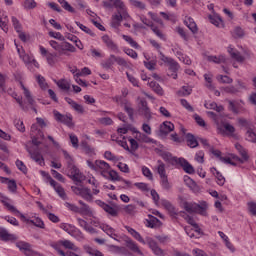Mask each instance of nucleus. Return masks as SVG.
<instances>
[{
  "mask_svg": "<svg viewBox=\"0 0 256 256\" xmlns=\"http://www.w3.org/2000/svg\"><path fill=\"white\" fill-rule=\"evenodd\" d=\"M56 85L59 87V89H62V91H69V89H71V84L65 79L59 80L56 82Z\"/></svg>",
  "mask_w": 256,
  "mask_h": 256,
  "instance_id": "obj_42",
  "label": "nucleus"
},
{
  "mask_svg": "<svg viewBox=\"0 0 256 256\" xmlns=\"http://www.w3.org/2000/svg\"><path fill=\"white\" fill-rule=\"evenodd\" d=\"M127 17H129V14H121V12H118V14H115L112 16V21H111V27H113L114 29H119V27L121 26V21H123V19H127Z\"/></svg>",
  "mask_w": 256,
  "mask_h": 256,
  "instance_id": "obj_10",
  "label": "nucleus"
},
{
  "mask_svg": "<svg viewBox=\"0 0 256 256\" xmlns=\"http://www.w3.org/2000/svg\"><path fill=\"white\" fill-rule=\"evenodd\" d=\"M204 79L206 81V87L213 91L215 89V86H213V75L211 74H204Z\"/></svg>",
  "mask_w": 256,
  "mask_h": 256,
  "instance_id": "obj_49",
  "label": "nucleus"
},
{
  "mask_svg": "<svg viewBox=\"0 0 256 256\" xmlns=\"http://www.w3.org/2000/svg\"><path fill=\"white\" fill-rule=\"evenodd\" d=\"M58 3L62 5V8L65 9V11H68L69 13H75V8L69 4L66 0H58Z\"/></svg>",
  "mask_w": 256,
  "mask_h": 256,
  "instance_id": "obj_45",
  "label": "nucleus"
},
{
  "mask_svg": "<svg viewBox=\"0 0 256 256\" xmlns=\"http://www.w3.org/2000/svg\"><path fill=\"white\" fill-rule=\"evenodd\" d=\"M146 244H148L149 248L154 253V255L165 256V252L163 251V249H161L157 242L152 238H146Z\"/></svg>",
  "mask_w": 256,
  "mask_h": 256,
  "instance_id": "obj_6",
  "label": "nucleus"
},
{
  "mask_svg": "<svg viewBox=\"0 0 256 256\" xmlns=\"http://www.w3.org/2000/svg\"><path fill=\"white\" fill-rule=\"evenodd\" d=\"M18 237L15 234L9 233L7 229L0 228V240L1 241H17Z\"/></svg>",
  "mask_w": 256,
  "mask_h": 256,
  "instance_id": "obj_13",
  "label": "nucleus"
},
{
  "mask_svg": "<svg viewBox=\"0 0 256 256\" xmlns=\"http://www.w3.org/2000/svg\"><path fill=\"white\" fill-rule=\"evenodd\" d=\"M21 88L24 91V97L26 98L28 103L32 106L35 105V99H33V96L31 95V91H29V89H27V87H25L23 83H21Z\"/></svg>",
  "mask_w": 256,
  "mask_h": 256,
  "instance_id": "obj_35",
  "label": "nucleus"
},
{
  "mask_svg": "<svg viewBox=\"0 0 256 256\" xmlns=\"http://www.w3.org/2000/svg\"><path fill=\"white\" fill-rule=\"evenodd\" d=\"M206 113L208 117L213 119V121L216 123L217 129L220 131H223V127L221 126V119L223 118V115L221 114L217 115L215 112H212V111H208Z\"/></svg>",
  "mask_w": 256,
  "mask_h": 256,
  "instance_id": "obj_19",
  "label": "nucleus"
},
{
  "mask_svg": "<svg viewBox=\"0 0 256 256\" xmlns=\"http://www.w3.org/2000/svg\"><path fill=\"white\" fill-rule=\"evenodd\" d=\"M186 142L188 147L191 149H195V147H199V142L197 141V138H195V135L188 133L186 134Z\"/></svg>",
  "mask_w": 256,
  "mask_h": 256,
  "instance_id": "obj_26",
  "label": "nucleus"
},
{
  "mask_svg": "<svg viewBox=\"0 0 256 256\" xmlns=\"http://www.w3.org/2000/svg\"><path fill=\"white\" fill-rule=\"evenodd\" d=\"M37 7V2L35 0H25L24 8L25 9H35Z\"/></svg>",
  "mask_w": 256,
  "mask_h": 256,
  "instance_id": "obj_63",
  "label": "nucleus"
},
{
  "mask_svg": "<svg viewBox=\"0 0 256 256\" xmlns=\"http://www.w3.org/2000/svg\"><path fill=\"white\" fill-rule=\"evenodd\" d=\"M247 207H248L249 213H251V215L256 217V202H254V201L248 202Z\"/></svg>",
  "mask_w": 256,
  "mask_h": 256,
  "instance_id": "obj_61",
  "label": "nucleus"
},
{
  "mask_svg": "<svg viewBox=\"0 0 256 256\" xmlns=\"http://www.w3.org/2000/svg\"><path fill=\"white\" fill-rule=\"evenodd\" d=\"M81 215H93V211L87 204H83L81 208H79V212Z\"/></svg>",
  "mask_w": 256,
  "mask_h": 256,
  "instance_id": "obj_55",
  "label": "nucleus"
},
{
  "mask_svg": "<svg viewBox=\"0 0 256 256\" xmlns=\"http://www.w3.org/2000/svg\"><path fill=\"white\" fill-rule=\"evenodd\" d=\"M65 101L68 103V105H70L72 109H74V111H76V113H80L81 115L85 113V108H83V105L77 104V102L69 97H66Z\"/></svg>",
  "mask_w": 256,
  "mask_h": 256,
  "instance_id": "obj_17",
  "label": "nucleus"
},
{
  "mask_svg": "<svg viewBox=\"0 0 256 256\" xmlns=\"http://www.w3.org/2000/svg\"><path fill=\"white\" fill-rule=\"evenodd\" d=\"M129 142H130V148L128 152H130L131 155H135V157H137V154H135V152L137 151V149H139V143H137V140L133 138H130Z\"/></svg>",
  "mask_w": 256,
  "mask_h": 256,
  "instance_id": "obj_39",
  "label": "nucleus"
},
{
  "mask_svg": "<svg viewBox=\"0 0 256 256\" xmlns=\"http://www.w3.org/2000/svg\"><path fill=\"white\" fill-rule=\"evenodd\" d=\"M184 25H186V27H188V29H190L193 34L199 31V29L197 28V24L195 23V20H193V18L191 17H188L184 20Z\"/></svg>",
  "mask_w": 256,
  "mask_h": 256,
  "instance_id": "obj_28",
  "label": "nucleus"
},
{
  "mask_svg": "<svg viewBox=\"0 0 256 256\" xmlns=\"http://www.w3.org/2000/svg\"><path fill=\"white\" fill-rule=\"evenodd\" d=\"M160 179L162 188L165 189V191H171V187H173V185H171L167 176Z\"/></svg>",
  "mask_w": 256,
  "mask_h": 256,
  "instance_id": "obj_52",
  "label": "nucleus"
},
{
  "mask_svg": "<svg viewBox=\"0 0 256 256\" xmlns=\"http://www.w3.org/2000/svg\"><path fill=\"white\" fill-rule=\"evenodd\" d=\"M246 139L250 141V143H256V133L253 129L249 128L246 132Z\"/></svg>",
  "mask_w": 256,
  "mask_h": 256,
  "instance_id": "obj_51",
  "label": "nucleus"
},
{
  "mask_svg": "<svg viewBox=\"0 0 256 256\" xmlns=\"http://www.w3.org/2000/svg\"><path fill=\"white\" fill-rule=\"evenodd\" d=\"M183 209L186 213L193 215L196 213L197 215H202V217H207V210L209 209V204L207 201H201L199 204L195 202H183Z\"/></svg>",
  "mask_w": 256,
  "mask_h": 256,
  "instance_id": "obj_1",
  "label": "nucleus"
},
{
  "mask_svg": "<svg viewBox=\"0 0 256 256\" xmlns=\"http://www.w3.org/2000/svg\"><path fill=\"white\" fill-rule=\"evenodd\" d=\"M16 247H18V249H20V251L29 252V248L31 247V244H29L27 242H17Z\"/></svg>",
  "mask_w": 256,
  "mask_h": 256,
  "instance_id": "obj_59",
  "label": "nucleus"
},
{
  "mask_svg": "<svg viewBox=\"0 0 256 256\" xmlns=\"http://www.w3.org/2000/svg\"><path fill=\"white\" fill-rule=\"evenodd\" d=\"M222 91L224 93H229L230 95H236V93H239V88L237 86L230 85L222 88Z\"/></svg>",
  "mask_w": 256,
  "mask_h": 256,
  "instance_id": "obj_46",
  "label": "nucleus"
},
{
  "mask_svg": "<svg viewBox=\"0 0 256 256\" xmlns=\"http://www.w3.org/2000/svg\"><path fill=\"white\" fill-rule=\"evenodd\" d=\"M96 203L101 207V209L108 213V215H111V217H117V215H119V207L116 204H112L113 206H110L101 200H97Z\"/></svg>",
  "mask_w": 256,
  "mask_h": 256,
  "instance_id": "obj_4",
  "label": "nucleus"
},
{
  "mask_svg": "<svg viewBox=\"0 0 256 256\" xmlns=\"http://www.w3.org/2000/svg\"><path fill=\"white\" fill-rule=\"evenodd\" d=\"M218 81H220V83H226L228 85H231V83H233V79L227 75L223 76V75H219L217 77Z\"/></svg>",
  "mask_w": 256,
  "mask_h": 256,
  "instance_id": "obj_60",
  "label": "nucleus"
},
{
  "mask_svg": "<svg viewBox=\"0 0 256 256\" xmlns=\"http://www.w3.org/2000/svg\"><path fill=\"white\" fill-rule=\"evenodd\" d=\"M59 244L63 245L65 247V249H71L72 251L79 250V248L77 246H75V244L73 242H71L70 240L60 241Z\"/></svg>",
  "mask_w": 256,
  "mask_h": 256,
  "instance_id": "obj_43",
  "label": "nucleus"
},
{
  "mask_svg": "<svg viewBox=\"0 0 256 256\" xmlns=\"http://www.w3.org/2000/svg\"><path fill=\"white\" fill-rule=\"evenodd\" d=\"M51 187L54 188L56 193L61 197V199H64V201L67 199V194L65 193V189H63L59 183L55 180H50Z\"/></svg>",
  "mask_w": 256,
  "mask_h": 256,
  "instance_id": "obj_16",
  "label": "nucleus"
},
{
  "mask_svg": "<svg viewBox=\"0 0 256 256\" xmlns=\"http://www.w3.org/2000/svg\"><path fill=\"white\" fill-rule=\"evenodd\" d=\"M124 111L127 112L129 119L135 121V118L133 117L135 110L131 107V103H129L128 101L124 103Z\"/></svg>",
  "mask_w": 256,
  "mask_h": 256,
  "instance_id": "obj_38",
  "label": "nucleus"
},
{
  "mask_svg": "<svg viewBox=\"0 0 256 256\" xmlns=\"http://www.w3.org/2000/svg\"><path fill=\"white\" fill-rule=\"evenodd\" d=\"M8 23H9V18L7 16L0 18V27L5 31V33L9 31V28L7 27Z\"/></svg>",
  "mask_w": 256,
  "mask_h": 256,
  "instance_id": "obj_58",
  "label": "nucleus"
},
{
  "mask_svg": "<svg viewBox=\"0 0 256 256\" xmlns=\"http://www.w3.org/2000/svg\"><path fill=\"white\" fill-rule=\"evenodd\" d=\"M67 175L72 179V181H77L78 183H81L83 179H85V176L79 171L77 166L73 162H70L67 164Z\"/></svg>",
  "mask_w": 256,
  "mask_h": 256,
  "instance_id": "obj_2",
  "label": "nucleus"
},
{
  "mask_svg": "<svg viewBox=\"0 0 256 256\" xmlns=\"http://www.w3.org/2000/svg\"><path fill=\"white\" fill-rule=\"evenodd\" d=\"M67 51L69 53H75V51H77V48H75V46H73V44H71L69 42L60 43V55H59V57H61V55H69V53H67Z\"/></svg>",
  "mask_w": 256,
  "mask_h": 256,
  "instance_id": "obj_9",
  "label": "nucleus"
},
{
  "mask_svg": "<svg viewBox=\"0 0 256 256\" xmlns=\"http://www.w3.org/2000/svg\"><path fill=\"white\" fill-rule=\"evenodd\" d=\"M80 197H82L86 201H93V194H91V189L89 188H82Z\"/></svg>",
  "mask_w": 256,
  "mask_h": 256,
  "instance_id": "obj_41",
  "label": "nucleus"
},
{
  "mask_svg": "<svg viewBox=\"0 0 256 256\" xmlns=\"http://www.w3.org/2000/svg\"><path fill=\"white\" fill-rule=\"evenodd\" d=\"M14 125L20 133H25V124H23V120L15 119Z\"/></svg>",
  "mask_w": 256,
  "mask_h": 256,
  "instance_id": "obj_57",
  "label": "nucleus"
},
{
  "mask_svg": "<svg viewBox=\"0 0 256 256\" xmlns=\"http://www.w3.org/2000/svg\"><path fill=\"white\" fill-rule=\"evenodd\" d=\"M0 201L3 203L4 206L8 209V211H11V213H14L15 215H20L19 210L15 208V206L9 204V197L3 195V193L0 192Z\"/></svg>",
  "mask_w": 256,
  "mask_h": 256,
  "instance_id": "obj_12",
  "label": "nucleus"
},
{
  "mask_svg": "<svg viewBox=\"0 0 256 256\" xmlns=\"http://www.w3.org/2000/svg\"><path fill=\"white\" fill-rule=\"evenodd\" d=\"M28 153H29L31 159H33V161L38 163V165H45V159L43 158V155H41V153L31 152V150H28Z\"/></svg>",
  "mask_w": 256,
  "mask_h": 256,
  "instance_id": "obj_27",
  "label": "nucleus"
},
{
  "mask_svg": "<svg viewBox=\"0 0 256 256\" xmlns=\"http://www.w3.org/2000/svg\"><path fill=\"white\" fill-rule=\"evenodd\" d=\"M96 167L99 169H102L103 171H109L110 167L109 163L103 161V160H96L95 162Z\"/></svg>",
  "mask_w": 256,
  "mask_h": 256,
  "instance_id": "obj_50",
  "label": "nucleus"
},
{
  "mask_svg": "<svg viewBox=\"0 0 256 256\" xmlns=\"http://www.w3.org/2000/svg\"><path fill=\"white\" fill-rule=\"evenodd\" d=\"M239 109H241V104L235 100H228V110L234 115H239Z\"/></svg>",
  "mask_w": 256,
  "mask_h": 256,
  "instance_id": "obj_22",
  "label": "nucleus"
},
{
  "mask_svg": "<svg viewBox=\"0 0 256 256\" xmlns=\"http://www.w3.org/2000/svg\"><path fill=\"white\" fill-rule=\"evenodd\" d=\"M210 171L216 177V183H218L220 187H223L225 185V177L223 176V174H221V172H219L215 167H212Z\"/></svg>",
  "mask_w": 256,
  "mask_h": 256,
  "instance_id": "obj_20",
  "label": "nucleus"
},
{
  "mask_svg": "<svg viewBox=\"0 0 256 256\" xmlns=\"http://www.w3.org/2000/svg\"><path fill=\"white\" fill-rule=\"evenodd\" d=\"M178 165H180L185 173H188L189 175H193V173H195V168H193V165L185 160V158H179Z\"/></svg>",
  "mask_w": 256,
  "mask_h": 256,
  "instance_id": "obj_14",
  "label": "nucleus"
},
{
  "mask_svg": "<svg viewBox=\"0 0 256 256\" xmlns=\"http://www.w3.org/2000/svg\"><path fill=\"white\" fill-rule=\"evenodd\" d=\"M136 133H137L136 139L140 141V143H153V144L157 143V141L147 136L146 134H143L141 132H136Z\"/></svg>",
  "mask_w": 256,
  "mask_h": 256,
  "instance_id": "obj_30",
  "label": "nucleus"
},
{
  "mask_svg": "<svg viewBox=\"0 0 256 256\" xmlns=\"http://www.w3.org/2000/svg\"><path fill=\"white\" fill-rule=\"evenodd\" d=\"M58 55L57 53H48L46 55V61L48 63V65H50V67H55V64L58 63V59H57Z\"/></svg>",
  "mask_w": 256,
  "mask_h": 256,
  "instance_id": "obj_33",
  "label": "nucleus"
},
{
  "mask_svg": "<svg viewBox=\"0 0 256 256\" xmlns=\"http://www.w3.org/2000/svg\"><path fill=\"white\" fill-rule=\"evenodd\" d=\"M138 113L144 119H146L147 122L151 121L153 119V113L151 112V108H149V104L147 103V100L141 99L138 104Z\"/></svg>",
  "mask_w": 256,
  "mask_h": 256,
  "instance_id": "obj_3",
  "label": "nucleus"
},
{
  "mask_svg": "<svg viewBox=\"0 0 256 256\" xmlns=\"http://www.w3.org/2000/svg\"><path fill=\"white\" fill-rule=\"evenodd\" d=\"M162 206L168 211L171 217H177V209L169 200H161Z\"/></svg>",
  "mask_w": 256,
  "mask_h": 256,
  "instance_id": "obj_15",
  "label": "nucleus"
},
{
  "mask_svg": "<svg viewBox=\"0 0 256 256\" xmlns=\"http://www.w3.org/2000/svg\"><path fill=\"white\" fill-rule=\"evenodd\" d=\"M109 177L111 181H123V178H121V176H119V173H117V171L115 170H111L109 172Z\"/></svg>",
  "mask_w": 256,
  "mask_h": 256,
  "instance_id": "obj_62",
  "label": "nucleus"
},
{
  "mask_svg": "<svg viewBox=\"0 0 256 256\" xmlns=\"http://www.w3.org/2000/svg\"><path fill=\"white\" fill-rule=\"evenodd\" d=\"M193 89L189 86H183L181 90L178 91V95L180 97H187L190 93H192Z\"/></svg>",
  "mask_w": 256,
  "mask_h": 256,
  "instance_id": "obj_56",
  "label": "nucleus"
},
{
  "mask_svg": "<svg viewBox=\"0 0 256 256\" xmlns=\"http://www.w3.org/2000/svg\"><path fill=\"white\" fill-rule=\"evenodd\" d=\"M158 167H157V173L160 176V179H163V177H167V173L165 171V164L161 162V160H158Z\"/></svg>",
  "mask_w": 256,
  "mask_h": 256,
  "instance_id": "obj_44",
  "label": "nucleus"
},
{
  "mask_svg": "<svg viewBox=\"0 0 256 256\" xmlns=\"http://www.w3.org/2000/svg\"><path fill=\"white\" fill-rule=\"evenodd\" d=\"M148 85L150 89L156 92L157 95H160V96L164 95L163 88L161 87V85H159V83L155 81H151V82H148Z\"/></svg>",
  "mask_w": 256,
  "mask_h": 256,
  "instance_id": "obj_32",
  "label": "nucleus"
},
{
  "mask_svg": "<svg viewBox=\"0 0 256 256\" xmlns=\"http://www.w3.org/2000/svg\"><path fill=\"white\" fill-rule=\"evenodd\" d=\"M114 7H116V9H120L118 10V13L120 12L121 15H127V13H125V4L123 3V1L114 0Z\"/></svg>",
  "mask_w": 256,
  "mask_h": 256,
  "instance_id": "obj_48",
  "label": "nucleus"
},
{
  "mask_svg": "<svg viewBox=\"0 0 256 256\" xmlns=\"http://www.w3.org/2000/svg\"><path fill=\"white\" fill-rule=\"evenodd\" d=\"M146 244H148L149 248L154 253V255L165 256V252L163 251V249H161L157 242L152 238H146Z\"/></svg>",
  "mask_w": 256,
  "mask_h": 256,
  "instance_id": "obj_7",
  "label": "nucleus"
},
{
  "mask_svg": "<svg viewBox=\"0 0 256 256\" xmlns=\"http://www.w3.org/2000/svg\"><path fill=\"white\" fill-rule=\"evenodd\" d=\"M126 247L130 249V251H132L133 253H137L138 255H141V256L144 255L141 249H139V246L137 245V243H135V241H133L130 238L126 239Z\"/></svg>",
  "mask_w": 256,
  "mask_h": 256,
  "instance_id": "obj_18",
  "label": "nucleus"
},
{
  "mask_svg": "<svg viewBox=\"0 0 256 256\" xmlns=\"http://www.w3.org/2000/svg\"><path fill=\"white\" fill-rule=\"evenodd\" d=\"M2 183H7L8 189L11 193H17V182L15 180H9V178L0 177Z\"/></svg>",
  "mask_w": 256,
  "mask_h": 256,
  "instance_id": "obj_21",
  "label": "nucleus"
},
{
  "mask_svg": "<svg viewBox=\"0 0 256 256\" xmlns=\"http://www.w3.org/2000/svg\"><path fill=\"white\" fill-rule=\"evenodd\" d=\"M125 229L136 239V241H139V243H142L143 245H146V241L141 237V234L137 232L135 229L131 228L130 226H125Z\"/></svg>",
  "mask_w": 256,
  "mask_h": 256,
  "instance_id": "obj_23",
  "label": "nucleus"
},
{
  "mask_svg": "<svg viewBox=\"0 0 256 256\" xmlns=\"http://www.w3.org/2000/svg\"><path fill=\"white\" fill-rule=\"evenodd\" d=\"M175 129V125L169 121L163 122L160 125V137H167L171 131Z\"/></svg>",
  "mask_w": 256,
  "mask_h": 256,
  "instance_id": "obj_8",
  "label": "nucleus"
},
{
  "mask_svg": "<svg viewBox=\"0 0 256 256\" xmlns=\"http://www.w3.org/2000/svg\"><path fill=\"white\" fill-rule=\"evenodd\" d=\"M114 59L115 55L112 54L108 59L102 62L101 66L103 67V69H111V67H113V65L115 64Z\"/></svg>",
  "mask_w": 256,
  "mask_h": 256,
  "instance_id": "obj_40",
  "label": "nucleus"
},
{
  "mask_svg": "<svg viewBox=\"0 0 256 256\" xmlns=\"http://www.w3.org/2000/svg\"><path fill=\"white\" fill-rule=\"evenodd\" d=\"M75 24L77 25V27H79V29H81V31H84V33H87V35H90L91 37H95V34L93 33V31L89 29L87 26L81 24L80 22H75Z\"/></svg>",
  "mask_w": 256,
  "mask_h": 256,
  "instance_id": "obj_54",
  "label": "nucleus"
},
{
  "mask_svg": "<svg viewBox=\"0 0 256 256\" xmlns=\"http://www.w3.org/2000/svg\"><path fill=\"white\" fill-rule=\"evenodd\" d=\"M54 116L56 121H59V123H63L64 125H67V127H73L75 124L73 123V116L71 115H63L59 111H54Z\"/></svg>",
  "mask_w": 256,
  "mask_h": 256,
  "instance_id": "obj_5",
  "label": "nucleus"
},
{
  "mask_svg": "<svg viewBox=\"0 0 256 256\" xmlns=\"http://www.w3.org/2000/svg\"><path fill=\"white\" fill-rule=\"evenodd\" d=\"M235 149H237L244 161H249V154H247V150L241 144L236 143Z\"/></svg>",
  "mask_w": 256,
  "mask_h": 256,
  "instance_id": "obj_36",
  "label": "nucleus"
},
{
  "mask_svg": "<svg viewBox=\"0 0 256 256\" xmlns=\"http://www.w3.org/2000/svg\"><path fill=\"white\" fill-rule=\"evenodd\" d=\"M146 226L150 227V229H155V227H159L161 221L157 219V217L153 215H148V219L146 220Z\"/></svg>",
  "mask_w": 256,
  "mask_h": 256,
  "instance_id": "obj_29",
  "label": "nucleus"
},
{
  "mask_svg": "<svg viewBox=\"0 0 256 256\" xmlns=\"http://www.w3.org/2000/svg\"><path fill=\"white\" fill-rule=\"evenodd\" d=\"M102 41L105 43L106 47L110 49V51H114V53H119V46L109 37V35L102 36Z\"/></svg>",
  "mask_w": 256,
  "mask_h": 256,
  "instance_id": "obj_11",
  "label": "nucleus"
},
{
  "mask_svg": "<svg viewBox=\"0 0 256 256\" xmlns=\"http://www.w3.org/2000/svg\"><path fill=\"white\" fill-rule=\"evenodd\" d=\"M122 37L133 49H139V44L131 36L123 35Z\"/></svg>",
  "mask_w": 256,
  "mask_h": 256,
  "instance_id": "obj_47",
  "label": "nucleus"
},
{
  "mask_svg": "<svg viewBox=\"0 0 256 256\" xmlns=\"http://www.w3.org/2000/svg\"><path fill=\"white\" fill-rule=\"evenodd\" d=\"M162 159H164V161H167V163H170V165H178L179 163V158L174 157L169 152L162 153Z\"/></svg>",
  "mask_w": 256,
  "mask_h": 256,
  "instance_id": "obj_25",
  "label": "nucleus"
},
{
  "mask_svg": "<svg viewBox=\"0 0 256 256\" xmlns=\"http://www.w3.org/2000/svg\"><path fill=\"white\" fill-rule=\"evenodd\" d=\"M86 252L88 253V255H91V256H103V254L101 253V251L95 250V249L90 248V247H88V248L86 249Z\"/></svg>",
  "mask_w": 256,
  "mask_h": 256,
  "instance_id": "obj_64",
  "label": "nucleus"
},
{
  "mask_svg": "<svg viewBox=\"0 0 256 256\" xmlns=\"http://www.w3.org/2000/svg\"><path fill=\"white\" fill-rule=\"evenodd\" d=\"M102 230L104 231V233H107V235H109V237H111L112 239L117 240L115 237H117V235L115 234V229L111 228L110 226H103Z\"/></svg>",
  "mask_w": 256,
  "mask_h": 256,
  "instance_id": "obj_53",
  "label": "nucleus"
},
{
  "mask_svg": "<svg viewBox=\"0 0 256 256\" xmlns=\"http://www.w3.org/2000/svg\"><path fill=\"white\" fill-rule=\"evenodd\" d=\"M170 71H172L173 79H177V71H179V63L174 61L173 59L168 63Z\"/></svg>",
  "mask_w": 256,
  "mask_h": 256,
  "instance_id": "obj_37",
  "label": "nucleus"
},
{
  "mask_svg": "<svg viewBox=\"0 0 256 256\" xmlns=\"http://www.w3.org/2000/svg\"><path fill=\"white\" fill-rule=\"evenodd\" d=\"M222 131L220 133H227V135H230V137H233V133H235V126L229 124V123H222Z\"/></svg>",
  "mask_w": 256,
  "mask_h": 256,
  "instance_id": "obj_34",
  "label": "nucleus"
},
{
  "mask_svg": "<svg viewBox=\"0 0 256 256\" xmlns=\"http://www.w3.org/2000/svg\"><path fill=\"white\" fill-rule=\"evenodd\" d=\"M207 59L210 63H216L217 65H219L221 63H227V61H229V59H227L223 55H220L218 57L217 56H208Z\"/></svg>",
  "mask_w": 256,
  "mask_h": 256,
  "instance_id": "obj_31",
  "label": "nucleus"
},
{
  "mask_svg": "<svg viewBox=\"0 0 256 256\" xmlns=\"http://www.w3.org/2000/svg\"><path fill=\"white\" fill-rule=\"evenodd\" d=\"M184 183H186L187 187H189V189L194 191V193L199 192V186L193 179H191V177L184 176Z\"/></svg>",
  "mask_w": 256,
  "mask_h": 256,
  "instance_id": "obj_24",
  "label": "nucleus"
}]
</instances>
